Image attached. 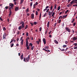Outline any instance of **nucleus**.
Instances as JSON below:
<instances>
[{
  "label": "nucleus",
  "mask_w": 77,
  "mask_h": 77,
  "mask_svg": "<svg viewBox=\"0 0 77 77\" xmlns=\"http://www.w3.org/2000/svg\"><path fill=\"white\" fill-rule=\"evenodd\" d=\"M18 7H16V8H15V11H18Z\"/></svg>",
  "instance_id": "2eb2a0df"
},
{
  "label": "nucleus",
  "mask_w": 77,
  "mask_h": 77,
  "mask_svg": "<svg viewBox=\"0 0 77 77\" xmlns=\"http://www.w3.org/2000/svg\"><path fill=\"white\" fill-rule=\"evenodd\" d=\"M67 45H63V48H66V47H67Z\"/></svg>",
  "instance_id": "412c9836"
},
{
  "label": "nucleus",
  "mask_w": 77,
  "mask_h": 77,
  "mask_svg": "<svg viewBox=\"0 0 77 77\" xmlns=\"http://www.w3.org/2000/svg\"><path fill=\"white\" fill-rule=\"evenodd\" d=\"M55 14V13H54V12H53L52 15L51 17H53V16H54Z\"/></svg>",
  "instance_id": "7c9ffc66"
},
{
  "label": "nucleus",
  "mask_w": 77,
  "mask_h": 77,
  "mask_svg": "<svg viewBox=\"0 0 77 77\" xmlns=\"http://www.w3.org/2000/svg\"><path fill=\"white\" fill-rule=\"evenodd\" d=\"M48 47H49V46H46L45 47V49H47V50H48Z\"/></svg>",
  "instance_id": "a211bd4d"
},
{
  "label": "nucleus",
  "mask_w": 77,
  "mask_h": 77,
  "mask_svg": "<svg viewBox=\"0 0 77 77\" xmlns=\"http://www.w3.org/2000/svg\"><path fill=\"white\" fill-rule=\"evenodd\" d=\"M48 32V31H47V30H46V31H45V34H47V32Z\"/></svg>",
  "instance_id": "e2e57ef3"
},
{
  "label": "nucleus",
  "mask_w": 77,
  "mask_h": 77,
  "mask_svg": "<svg viewBox=\"0 0 77 77\" xmlns=\"http://www.w3.org/2000/svg\"><path fill=\"white\" fill-rule=\"evenodd\" d=\"M52 9H53V6H51V7L50 8V10L52 11Z\"/></svg>",
  "instance_id": "e433bc0d"
},
{
  "label": "nucleus",
  "mask_w": 77,
  "mask_h": 77,
  "mask_svg": "<svg viewBox=\"0 0 77 77\" xmlns=\"http://www.w3.org/2000/svg\"><path fill=\"white\" fill-rule=\"evenodd\" d=\"M20 24H21L22 25L18 27V30H21V29H22L23 28H24V23L23 21H22L20 22Z\"/></svg>",
  "instance_id": "f257e3e1"
},
{
  "label": "nucleus",
  "mask_w": 77,
  "mask_h": 77,
  "mask_svg": "<svg viewBox=\"0 0 77 77\" xmlns=\"http://www.w3.org/2000/svg\"><path fill=\"white\" fill-rule=\"evenodd\" d=\"M52 14V13H51V14H50V15H49V16L50 18V17H51V16Z\"/></svg>",
  "instance_id": "c9c22d12"
},
{
  "label": "nucleus",
  "mask_w": 77,
  "mask_h": 77,
  "mask_svg": "<svg viewBox=\"0 0 77 77\" xmlns=\"http://www.w3.org/2000/svg\"><path fill=\"white\" fill-rule=\"evenodd\" d=\"M68 16V15H64L62 17V19H65V18H66V17Z\"/></svg>",
  "instance_id": "f8f14e48"
},
{
  "label": "nucleus",
  "mask_w": 77,
  "mask_h": 77,
  "mask_svg": "<svg viewBox=\"0 0 77 77\" xmlns=\"http://www.w3.org/2000/svg\"><path fill=\"white\" fill-rule=\"evenodd\" d=\"M60 9V6H59L58 8V11H59Z\"/></svg>",
  "instance_id": "f704fd0d"
},
{
  "label": "nucleus",
  "mask_w": 77,
  "mask_h": 77,
  "mask_svg": "<svg viewBox=\"0 0 77 77\" xmlns=\"http://www.w3.org/2000/svg\"><path fill=\"white\" fill-rule=\"evenodd\" d=\"M38 12L37 11H36V15H38Z\"/></svg>",
  "instance_id": "de8ad7c7"
},
{
  "label": "nucleus",
  "mask_w": 77,
  "mask_h": 77,
  "mask_svg": "<svg viewBox=\"0 0 77 77\" xmlns=\"http://www.w3.org/2000/svg\"><path fill=\"white\" fill-rule=\"evenodd\" d=\"M73 45H75V46H77V44L76 43H74V44H73Z\"/></svg>",
  "instance_id": "37998d69"
},
{
  "label": "nucleus",
  "mask_w": 77,
  "mask_h": 77,
  "mask_svg": "<svg viewBox=\"0 0 77 77\" xmlns=\"http://www.w3.org/2000/svg\"><path fill=\"white\" fill-rule=\"evenodd\" d=\"M43 50H44V51H47V50L44 48L43 49Z\"/></svg>",
  "instance_id": "0e129e2a"
},
{
  "label": "nucleus",
  "mask_w": 77,
  "mask_h": 77,
  "mask_svg": "<svg viewBox=\"0 0 77 77\" xmlns=\"http://www.w3.org/2000/svg\"><path fill=\"white\" fill-rule=\"evenodd\" d=\"M29 8H28L27 10H26V13H27V12H29Z\"/></svg>",
  "instance_id": "4c0bfd02"
},
{
  "label": "nucleus",
  "mask_w": 77,
  "mask_h": 77,
  "mask_svg": "<svg viewBox=\"0 0 77 77\" xmlns=\"http://www.w3.org/2000/svg\"><path fill=\"white\" fill-rule=\"evenodd\" d=\"M30 24H31V26H33V23H30Z\"/></svg>",
  "instance_id": "09e8293b"
},
{
  "label": "nucleus",
  "mask_w": 77,
  "mask_h": 77,
  "mask_svg": "<svg viewBox=\"0 0 77 77\" xmlns=\"http://www.w3.org/2000/svg\"><path fill=\"white\" fill-rule=\"evenodd\" d=\"M49 36L50 38H51V37L52 36H51V35H49Z\"/></svg>",
  "instance_id": "774afa93"
},
{
  "label": "nucleus",
  "mask_w": 77,
  "mask_h": 77,
  "mask_svg": "<svg viewBox=\"0 0 77 77\" xmlns=\"http://www.w3.org/2000/svg\"><path fill=\"white\" fill-rule=\"evenodd\" d=\"M34 48V46H31V50H33V49Z\"/></svg>",
  "instance_id": "2f4dec72"
},
{
  "label": "nucleus",
  "mask_w": 77,
  "mask_h": 77,
  "mask_svg": "<svg viewBox=\"0 0 77 77\" xmlns=\"http://www.w3.org/2000/svg\"><path fill=\"white\" fill-rule=\"evenodd\" d=\"M29 46H31V47H32L33 46V44L32 43H30L29 45Z\"/></svg>",
  "instance_id": "4be33fe9"
},
{
  "label": "nucleus",
  "mask_w": 77,
  "mask_h": 77,
  "mask_svg": "<svg viewBox=\"0 0 77 77\" xmlns=\"http://www.w3.org/2000/svg\"><path fill=\"white\" fill-rule=\"evenodd\" d=\"M75 24H76V23L75 22L73 24V26H75Z\"/></svg>",
  "instance_id": "a18cd8bd"
},
{
  "label": "nucleus",
  "mask_w": 77,
  "mask_h": 77,
  "mask_svg": "<svg viewBox=\"0 0 77 77\" xmlns=\"http://www.w3.org/2000/svg\"><path fill=\"white\" fill-rule=\"evenodd\" d=\"M75 6H77V4H75V5H73V7H74Z\"/></svg>",
  "instance_id": "13d9d810"
},
{
  "label": "nucleus",
  "mask_w": 77,
  "mask_h": 77,
  "mask_svg": "<svg viewBox=\"0 0 77 77\" xmlns=\"http://www.w3.org/2000/svg\"><path fill=\"white\" fill-rule=\"evenodd\" d=\"M20 60H23V54H22L20 56Z\"/></svg>",
  "instance_id": "dca6fc26"
},
{
  "label": "nucleus",
  "mask_w": 77,
  "mask_h": 77,
  "mask_svg": "<svg viewBox=\"0 0 77 77\" xmlns=\"http://www.w3.org/2000/svg\"><path fill=\"white\" fill-rule=\"evenodd\" d=\"M49 24H50V21H48L47 24V26L48 28L49 27Z\"/></svg>",
  "instance_id": "f3484780"
},
{
  "label": "nucleus",
  "mask_w": 77,
  "mask_h": 77,
  "mask_svg": "<svg viewBox=\"0 0 77 77\" xmlns=\"http://www.w3.org/2000/svg\"><path fill=\"white\" fill-rule=\"evenodd\" d=\"M24 2V0H21L20 4H21V3H23V2Z\"/></svg>",
  "instance_id": "ea45409f"
},
{
  "label": "nucleus",
  "mask_w": 77,
  "mask_h": 77,
  "mask_svg": "<svg viewBox=\"0 0 77 77\" xmlns=\"http://www.w3.org/2000/svg\"><path fill=\"white\" fill-rule=\"evenodd\" d=\"M8 8H9V6H7L5 7V9H8Z\"/></svg>",
  "instance_id": "58836bf2"
},
{
  "label": "nucleus",
  "mask_w": 77,
  "mask_h": 77,
  "mask_svg": "<svg viewBox=\"0 0 77 77\" xmlns=\"http://www.w3.org/2000/svg\"><path fill=\"white\" fill-rule=\"evenodd\" d=\"M54 41L55 44H59L58 42H57V41L56 40H54Z\"/></svg>",
  "instance_id": "ddd939ff"
},
{
  "label": "nucleus",
  "mask_w": 77,
  "mask_h": 77,
  "mask_svg": "<svg viewBox=\"0 0 77 77\" xmlns=\"http://www.w3.org/2000/svg\"><path fill=\"white\" fill-rule=\"evenodd\" d=\"M59 19H62V16H60L59 17Z\"/></svg>",
  "instance_id": "b1692460"
},
{
  "label": "nucleus",
  "mask_w": 77,
  "mask_h": 77,
  "mask_svg": "<svg viewBox=\"0 0 77 77\" xmlns=\"http://www.w3.org/2000/svg\"><path fill=\"white\" fill-rule=\"evenodd\" d=\"M29 59H30V55H29L28 57H27L26 58L27 62H29Z\"/></svg>",
  "instance_id": "1a4fd4ad"
},
{
  "label": "nucleus",
  "mask_w": 77,
  "mask_h": 77,
  "mask_svg": "<svg viewBox=\"0 0 77 77\" xmlns=\"http://www.w3.org/2000/svg\"><path fill=\"white\" fill-rule=\"evenodd\" d=\"M27 27H28V25H26L25 26V27H24L25 29H27Z\"/></svg>",
  "instance_id": "393cba45"
},
{
  "label": "nucleus",
  "mask_w": 77,
  "mask_h": 77,
  "mask_svg": "<svg viewBox=\"0 0 77 77\" xmlns=\"http://www.w3.org/2000/svg\"><path fill=\"white\" fill-rule=\"evenodd\" d=\"M28 39H29V37H27V38L26 39V47L27 50H29V46Z\"/></svg>",
  "instance_id": "f03ea898"
},
{
  "label": "nucleus",
  "mask_w": 77,
  "mask_h": 77,
  "mask_svg": "<svg viewBox=\"0 0 77 77\" xmlns=\"http://www.w3.org/2000/svg\"><path fill=\"white\" fill-rule=\"evenodd\" d=\"M74 49H77V46L75 47L74 48Z\"/></svg>",
  "instance_id": "5fc2aeb1"
},
{
  "label": "nucleus",
  "mask_w": 77,
  "mask_h": 77,
  "mask_svg": "<svg viewBox=\"0 0 77 77\" xmlns=\"http://www.w3.org/2000/svg\"><path fill=\"white\" fill-rule=\"evenodd\" d=\"M73 3H74V0L70 2V4H71V5H72V4H73Z\"/></svg>",
  "instance_id": "473e14b6"
},
{
  "label": "nucleus",
  "mask_w": 77,
  "mask_h": 77,
  "mask_svg": "<svg viewBox=\"0 0 77 77\" xmlns=\"http://www.w3.org/2000/svg\"><path fill=\"white\" fill-rule=\"evenodd\" d=\"M42 41H43V42L44 43V44H46V39H45V38H43V39Z\"/></svg>",
  "instance_id": "9d476101"
},
{
  "label": "nucleus",
  "mask_w": 77,
  "mask_h": 77,
  "mask_svg": "<svg viewBox=\"0 0 77 77\" xmlns=\"http://www.w3.org/2000/svg\"><path fill=\"white\" fill-rule=\"evenodd\" d=\"M17 35H18L19 34H20V32L19 31H18L17 33Z\"/></svg>",
  "instance_id": "864d4df0"
},
{
  "label": "nucleus",
  "mask_w": 77,
  "mask_h": 77,
  "mask_svg": "<svg viewBox=\"0 0 77 77\" xmlns=\"http://www.w3.org/2000/svg\"><path fill=\"white\" fill-rule=\"evenodd\" d=\"M51 13V11H49L48 12V15H50V14Z\"/></svg>",
  "instance_id": "6e6d98bb"
},
{
  "label": "nucleus",
  "mask_w": 77,
  "mask_h": 77,
  "mask_svg": "<svg viewBox=\"0 0 77 77\" xmlns=\"http://www.w3.org/2000/svg\"><path fill=\"white\" fill-rule=\"evenodd\" d=\"M75 21V19L73 18V20L72 21H71V22L72 23H74V22Z\"/></svg>",
  "instance_id": "cd10ccee"
},
{
  "label": "nucleus",
  "mask_w": 77,
  "mask_h": 77,
  "mask_svg": "<svg viewBox=\"0 0 77 77\" xmlns=\"http://www.w3.org/2000/svg\"><path fill=\"white\" fill-rule=\"evenodd\" d=\"M26 35L27 36H28V35H29V33L26 32Z\"/></svg>",
  "instance_id": "603ef678"
},
{
  "label": "nucleus",
  "mask_w": 77,
  "mask_h": 77,
  "mask_svg": "<svg viewBox=\"0 0 77 77\" xmlns=\"http://www.w3.org/2000/svg\"><path fill=\"white\" fill-rule=\"evenodd\" d=\"M46 51H47V52H50V51L49 50H46Z\"/></svg>",
  "instance_id": "69168bd1"
},
{
  "label": "nucleus",
  "mask_w": 77,
  "mask_h": 77,
  "mask_svg": "<svg viewBox=\"0 0 77 77\" xmlns=\"http://www.w3.org/2000/svg\"><path fill=\"white\" fill-rule=\"evenodd\" d=\"M56 4L55 5H54V9H56Z\"/></svg>",
  "instance_id": "c03bdc74"
},
{
  "label": "nucleus",
  "mask_w": 77,
  "mask_h": 77,
  "mask_svg": "<svg viewBox=\"0 0 77 77\" xmlns=\"http://www.w3.org/2000/svg\"><path fill=\"white\" fill-rule=\"evenodd\" d=\"M41 13H40V14L39 18H41Z\"/></svg>",
  "instance_id": "bf43d9fd"
},
{
  "label": "nucleus",
  "mask_w": 77,
  "mask_h": 77,
  "mask_svg": "<svg viewBox=\"0 0 77 77\" xmlns=\"http://www.w3.org/2000/svg\"><path fill=\"white\" fill-rule=\"evenodd\" d=\"M32 4H33V2H30V6L31 7H32Z\"/></svg>",
  "instance_id": "c756f323"
},
{
  "label": "nucleus",
  "mask_w": 77,
  "mask_h": 77,
  "mask_svg": "<svg viewBox=\"0 0 77 77\" xmlns=\"http://www.w3.org/2000/svg\"><path fill=\"white\" fill-rule=\"evenodd\" d=\"M9 14H8V17H10V18H11V14H12V10H9Z\"/></svg>",
  "instance_id": "0eeeda50"
},
{
  "label": "nucleus",
  "mask_w": 77,
  "mask_h": 77,
  "mask_svg": "<svg viewBox=\"0 0 77 77\" xmlns=\"http://www.w3.org/2000/svg\"><path fill=\"white\" fill-rule=\"evenodd\" d=\"M37 43L38 44H39V42L38 40L37 41Z\"/></svg>",
  "instance_id": "052dcab7"
},
{
  "label": "nucleus",
  "mask_w": 77,
  "mask_h": 77,
  "mask_svg": "<svg viewBox=\"0 0 77 77\" xmlns=\"http://www.w3.org/2000/svg\"><path fill=\"white\" fill-rule=\"evenodd\" d=\"M23 38V37H21L20 38V41H21V42H20L21 45H22L23 44V42H24V39H22Z\"/></svg>",
  "instance_id": "423d86ee"
},
{
  "label": "nucleus",
  "mask_w": 77,
  "mask_h": 77,
  "mask_svg": "<svg viewBox=\"0 0 77 77\" xmlns=\"http://www.w3.org/2000/svg\"><path fill=\"white\" fill-rule=\"evenodd\" d=\"M46 14H47V13H45V14L44 15V17H45L46 16Z\"/></svg>",
  "instance_id": "680f3d73"
},
{
  "label": "nucleus",
  "mask_w": 77,
  "mask_h": 77,
  "mask_svg": "<svg viewBox=\"0 0 77 77\" xmlns=\"http://www.w3.org/2000/svg\"><path fill=\"white\" fill-rule=\"evenodd\" d=\"M14 43L11 44L10 45L11 47V48L12 47H13V46H14Z\"/></svg>",
  "instance_id": "6ab92c4d"
},
{
  "label": "nucleus",
  "mask_w": 77,
  "mask_h": 77,
  "mask_svg": "<svg viewBox=\"0 0 77 77\" xmlns=\"http://www.w3.org/2000/svg\"><path fill=\"white\" fill-rule=\"evenodd\" d=\"M9 5L8 6L9 10H13V7H14V4L10 3Z\"/></svg>",
  "instance_id": "7ed1b4c3"
},
{
  "label": "nucleus",
  "mask_w": 77,
  "mask_h": 77,
  "mask_svg": "<svg viewBox=\"0 0 77 77\" xmlns=\"http://www.w3.org/2000/svg\"><path fill=\"white\" fill-rule=\"evenodd\" d=\"M13 41H14V40L13 39H11V41L10 42V43H12V42H13Z\"/></svg>",
  "instance_id": "49530a36"
},
{
  "label": "nucleus",
  "mask_w": 77,
  "mask_h": 77,
  "mask_svg": "<svg viewBox=\"0 0 77 77\" xmlns=\"http://www.w3.org/2000/svg\"><path fill=\"white\" fill-rule=\"evenodd\" d=\"M69 11V10H67L65 12V14H67V13Z\"/></svg>",
  "instance_id": "c85d7f7f"
},
{
  "label": "nucleus",
  "mask_w": 77,
  "mask_h": 77,
  "mask_svg": "<svg viewBox=\"0 0 77 77\" xmlns=\"http://www.w3.org/2000/svg\"><path fill=\"white\" fill-rule=\"evenodd\" d=\"M61 20H59L58 23H60L61 22Z\"/></svg>",
  "instance_id": "a19ab883"
},
{
  "label": "nucleus",
  "mask_w": 77,
  "mask_h": 77,
  "mask_svg": "<svg viewBox=\"0 0 77 77\" xmlns=\"http://www.w3.org/2000/svg\"><path fill=\"white\" fill-rule=\"evenodd\" d=\"M48 8H49V6H47L46 7L45 9H44L43 10V11L44 12H45V11H46V10H47L46 11V12H48V11H49V10H50V9H48L47 10V9Z\"/></svg>",
  "instance_id": "20e7f679"
},
{
  "label": "nucleus",
  "mask_w": 77,
  "mask_h": 77,
  "mask_svg": "<svg viewBox=\"0 0 77 77\" xmlns=\"http://www.w3.org/2000/svg\"><path fill=\"white\" fill-rule=\"evenodd\" d=\"M26 57L23 58V61L24 62H26Z\"/></svg>",
  "instance_id": "a878e982"
},
{
  "label": "nucleus",
  "mask_w": 77,
  "mask_h": 77,
  "mask_svg": "<svg viewBox=\"0 0 77 77\" xmlns=\"http://www.w3.org/2000/svg\"><path fill=\"white\" fill-rule=\"evenodd\" d=\"M31 18L33 19L34 18V14H31Z\"/></svg>",
  "instance_id": "4468645a"
},
{
  "label": "nucleus",
  "mask_w": 77,
  "mask_h": 77,
  "mask_svg": "<svg viewBox=\"0 0 77 77\" xmlns=\"http://www.w3.org/2000/svg\"><path fill=\"white\" fill-rule=\"evenodd\" d=\"M14 5H17V2H14Z\"/></svg>",
  "instance_id": "338daca9"
},
{
  "label": "nucleus",
  "mask_w": 77,
  "mask_h": 77,
  "mask_svg": "<svg viewBox=\"0 0 77 77\" xmlns=\"http://www.w3.org/2000/svg\"><path fill=\"white\" fill-rule=\"evenodd\" d=\"M72 40L74 41H76L77 39V37H76L74 36L72 38Z\"/></svg>",
  "instance_id": "6e6552de"
},
{
  "label": "nucleus",
  "mask_w": 77,
  "mask_h": 77,
  "mask_svg": "<svg viewBox=\"0 0 77 77\" xmlns=\"http://www.w3.org/2000/svg\"><path fill=\"white\" fill-rule=\"evenodd\" d=\"M34 6H36L37 5H38V2H36L35 4H34Z\"/></svg>",
  "instance_id": "aec40b11"
},
{
  "label": "nucleus",
  "mask_w": 77,
  "mask_h": 77,
  "mask_svg": "<svg viewBox=\"0 0 77 77\" xmlns=\"http://www.w3.org/2000/svg\"><path fill=\"white\" fill-rule=\"evenodd\" d=\"M6 35L5 34H4L3 35V39H6Z\"/></svg>",
  "instance_id": "9b49d317"
},
{
  "label": "nucleus",
  "mask_w": 77,
  "mask_h": 77,
  "mask_svg": "<svg viewBox=\"0 0 77 77\" xmlns=\"http://www.w3.org/2000/svg\"><path fill=\"white\" fill-rule=\"evenodd\" d=\"M65 29L66 30V31L68 32H69V33L71 32V29L68 27H66Z\"/></svg>",
  "instance_id": "39448f33"
},
{
  "label": "nucleus",
  "mask_w": 77,
  "mask_h": 77,
  "mask_svg": "<svg viewBox=\"0 0 77 77\" xmlns=\"http://www.w3.org/2000/svg\"><path fill=\"white\" fill-rule=\"evenodd\" d=\"M38 24V22H35L33 24H34V25H36V24Z\"/></svg>",
  "instance_id": "5701e85b"
},
{
  "label": "nucleus",
  "mask_w": 77,
  "mask_h": 77,
  "mask_svg": "<svg viewBox=\"0 0 77 77\" xmlns=\"http://www.w3.org/2000/svg\"><path fill=\"white\" fill-rule=\"evenodd\" d=\"M38 41L40 42H41V39L40 38H38Z\"/></svg>",
  "instance_id": "79ce46f5"
},
{
  "label": "nucleus",
  "mask_w": 77,
  "mask_h": 77,
  "mask_svg": "<svg viewBox=\"0 0 77 77\" xmlns=\"http://www.w3.org/2000/svg\"><path fill=\"white\" fill-rule=\"evenodd\" d=\"M61 51H65V49H63L62 50L61 49Z\"/></svg>",
  "instance_id": "8fccbe9b"
},
{
  "label": "nucleus",
  "mask_w": 77,
  "mask_h": 77,
  "mask_svg": "<svg viewBox=\"0 0 77 77\" xmlns=\"http://www.w3.org/2000/svg\"><path fill=\"white\" fill-rule=\"evenodd\" d=\"M3 30L4 31H5V30H6V28H5V27H3Z\"/></svg>",
  "instance_id": "bb28decb"
},
{
  "label": "nucleus",
  "mask_w": 77,
  "mask_h": 77,
  "mask_svg": "<svg viewBox=\"0 0 77 77\" xmlns=\"http://www.w3.org/2000/svg\"><path fill=\"white\" fill-rule=\"evenodd\" d=\"M42 29V28L41 27H40L39 28V31H40V32H41V29Z\"/></svg>",
  "instance_id": "4d7b16f0"
},
{
  "label": "nucleus",
  "mask_w": 77,
  "mask_h": 77,
  "mask_svg": "<svg viewBox=\"0 0 77 77\" xmlns=\"http://www.w3.org/2000/svg\"><path fill=\"white\" fill-rule=\"evenodd\" d=\"M71 6V4H69L67 5V7H68V8H69Z\"/></svg>",
  "instance_id": "72a5a7b5"
},
{
  "label": "nucleus",
  "mask_w": 77,
  "mask_h": 77,
  "mask_svg": "<svg viewBox=\"0 0 77 77\" xmlns=\"http://www.w3.org/2000/svg\"><path fill=\"white\" fill-rule=\"evenodd\" d=\"M65 43L66 44H68V42L67 41H66L65 42Z\"/></svg>",
  "instance_id": "3c124183"
}]
</instances>
